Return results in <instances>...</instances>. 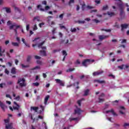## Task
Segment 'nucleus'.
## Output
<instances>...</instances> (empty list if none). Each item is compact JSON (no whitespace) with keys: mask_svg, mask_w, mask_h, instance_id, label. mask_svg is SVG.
<instances>
[{"mask_svg":"<svg viewBox=\"0 0 129 129\" xmlns=\"http://www.w3.org/2000/svg\"><path fill=\"white\" fill-rule=\"evenodd\" d=\"M55 81L56 83H57L58 84H59L60 86H64V83L63 82V81H61L60 79H55Z\"/></svg>","mask_w":129,"mask_h":129,"instance_id":"obj_6","label":"nucleus"},{"mask_svg":"<svg viewBox=\"0 0 129 129\" xmlns=\"http://www.w3.org/2000/svg\"><path fill=\"white\" fill-rule=\"evenodd\" d=\"M32 59V56L31 55H28L27 56V62H30L31 61V59Z\"/></svg>","mask_w":129,"mask_h":129,"instance_id":"obj_32","label":"nucleus"},{"mask_svg":"<svg viewBox=\"0 0 129 129\" xmlns=\"http://www.w3.org/2000/svg\"><path fill=\"white\" fill-rule=\"evenodd\" d=\"M56 31V28H53V30L52 31V35H55V33Z\"/></svg>","mask_w":129,"mask_h":129,"instance_id":"obj_52","label":"nucleus"},{"mask_svg":"<svg viewBox=\"0 0 129 129\" xmlns=\"http://www.w3.org/2000/svg\"><path fill=\"white\" fill-rule=\"evenodd\" d=\"M77 29L76 28H71V32H72V33H75V32H76Z\"/></svg>","mask_w":129,"mask_h":129,"instance_id":"obj_37","label":"nucleus"},{"mask_svg":"<svg viewBox=\"0 0 129 129\" xmlns=\"http://www.w3.org/2000/svg\"><path fill=\"white\" fill-rule=\"evenodd\" d=\"M5 122L6 123V129H13V123H9L10 122V119H5ZM9 123V124H8Z\"/></svg>","mask_w":129,"mask_h":129,"instance_id":"obj_2","label":"nucleus"},{"mask_svg":"<svg viewBox=\"0 0 129 129\" xmlns=\"http://www.w3.org/2000/svg\"><path fill=\"white\" fill-rule=\"evenodd\" d=\"M14 27H16V25L13 24L10 26V30H12V29H14Z\"/></svg>","mask_w":129,"mask_h":129,"instance_id":"obj_48","label":"nucleus"},{"mask_svg":"<svg viewBox=\"0 0 129 129\" xmlns=\"http://www.w3.org/2000/svg\"><path fill=\"white\" fill-rule=\"evenodd\" d=\"M33 31H36V30L38 29V27L37 26V24H34L32 26Z\"/></svg>","mask_w":129,"mask_h":129,"instance_id":"obj_20","label":"nucleus"},{"mask_svg":"<svg viewBox=\"0 0 129 129\" xmlns=\"http://www.w3.org/2000/svg\"><path fill=\"white\" fill-rule=\"evenodd\" d=\"M28 11H32V7L31 6H29L28 7Z\"/></svg>","mask_w":129,"mask_h":129,"instance_id":"obj_62","label":"nucleus"},{"mask_svg":"<svg viewBox=\"0 0 129 129\" xmlns=\"http://www.w3.org/2000/svg\"><path fill=\"white\" fill-rule=\"evenodd\" d=\"M101 31H104L105 32H111V29H101Z\"/></svg>","mask_w":129,"mask_h":129,"instance_id":"obj_27","label":"nucleus"},{"mask_svg":"<svg viewBox=\"0 0 129 129\" xmlns=\"http://www.w3.org/2000/svg\"><path fill=\"white\" fill-rule=\"evenodd\" d=\"M123 67H124V64H122L121 66H118V68L120 70H122V69H123Z\"/></svg>","mask_w":129,"mask_h":129,"instance_id":"obj_34","label":"nucleus"},{"mask_svg":"<svg viewBox=\"0 0 129 129\" xmlns=\"http://www.w3.org/2000/svg\"><path fill=\"white\" fill-rule=\"evenodd\" d=\"M109 77H112L113 79L115 78V76L112 74H110L108 75Z\"/></svg>","mask_w":129,"mask_h":129,"instance_id":"obj_46","label":"nucleus"},{"mask_svg":"<svg viewBox=\"0 0 129 129\" xmlns=\"http://www.w3.org/2000/svg\"><path fill=\"white\" fill-rule=\"evenodd\" d=\"M108 112H111L114 116H117V114L116 112H114V111L113 110V109H111L110 110L106 111V113H108Z\"/></svg>","mask_w":129,"mask_h":129,"instance_id":"obj_9","label":"nucleus"},{"mask_svg":"<svg viewBox=\"0 0 129 129\" xmlns=\"http://www.w3.org/2000/svg\"><path fill=\"white\" fill-rule=\"evenodd\" d=\"M45 9L46 11H48V10H50V7L48 6H45Z\"/></svg>","mask_w":129,"mask_h":129,"instance_id":"obj_59","label":"nucleus"},{"mask_svg":"<svg viewBox=\"0 0 129 129\" xmlns=\"http://www.w3.org/2000/svg\"><path fill=\"white\" fill-rule=\"evenodd\" d=\"M127 27H128V24H122L121 25V28H122L121 30L123 31V29H126L127 28Z\"/></svg>","mask_w":129,"mask_h":129,"instance_id":"obj_10","label":"nucleus"},{"mask_svg":"<svg viewBox=\"0 0 129 129\" xmlns=\"http://www.w3.org/2000/svg\"><path fill=\"white\" fill-rule=\"evenodd\" d=\"M107 15H108V16H109V17H113V16H115V14L113 12H108Z\"/></svg>","mask_w":129,"mask_h":129,"instance_id":"obj_18","label":"nucleus"},{"mask_svg":"<svg viewBox=\"0 0 129 129\" xmlns=\"http://www.w3.org/2000/svg\"><path fill=\"white\" fill-rule=\"evenodd\" d=\"M71 4H74V0H70L69 2V5H71Z\"/></svg>","mask_w":129,"mask_h":129,"instance_id":"obj_60","label":"nucleus"},{"mask_svg":"<svg viewBox=\"0 0 129 129\" xmlns=\"http://www.w3.org/2000/svg\"><path fill=\"white\" fill-rule=\"evenodd\" d=\"M5 73L7 75L10 74V72L7 69H5Z\"/></svg>","mask_w":129,"mask_h":129,"instance_id":"obj_51","label":"nucleus"},{"mask_svg":"<svg viewBox=\"0 0 129 129\" xmlns=\"http://www.w3.org/2000/svg\"><path fill=\"white\" fill-rule=\"evenodd\" d=\"M0 106L2 107L3 109H5L6 107H7L4 103L1 102L0 103Z\"/></svg>","mask_w":129,"mask_h":129,"instance_id":"obj_21","label":"nucleus"},{"mask_svg":"<svg viewBox=\"0 0 129 129\" xmlns=\"http://www.w3.org/2000/svg\"><path fill=\"white\" fill-rule=\"evenodd\" d=\"M62 55H63V56H66V55H68L67 52L66 51H65V50H62Z\"/></svg>","mask_w":129,"mask_h":129,"instance_id":"obj_36","label":"nucleus"},{"mask_svg":"<svg viewBox=\"0 0 129 129\" xmlns=\"http://www.w3.org/2000/svg\"><path fill=\"white\" fill-rule=\"evenodd\" d=\"M21 67L22 68H28V67H30V66L29 65H24V64H22Z\"/></svg>","mask_w":129,"mask_h":129,"instance_id":"obj_29","label":"nucleus"},{"mask_svg":"<svg viewBox=\"0 0 129 129\" xmlns=\"http://www.w3.org/2000/svg\"><path fill=\"white\" fill-rule=\"evenodd\" d=\"M97 12V10H93L90 11V13H96Z\"/></svg>","mask_w":129,"mask_h":129,"instance_id":"obj_61","label":"nucleus"},{"mask_svg":"<svg viewBox=\"0 0 129 129\" xmlns=\"http://www.w3.org/2000/svg\"><path fill=\"white\" fill-rule=\"evenodd\" d=\"M75 113H77V114H80L81 113V110H80V108H77V109L75 110Z\"/></svg>","mask_w":129,"mask_h":129,"instance_id":"obj_13","label":"nucleus"},{"mask_svg":"<svg viewBox=\"0 0 129 129\" xmlns=\"http://www.w3.org/2000/svg\"><path fill=\"white\" fill-rule=\"evenodd\" d=\"M33 84L34 86H36V87H38L40 85V83H39L38 82L34 83Z\"/></svg>","mask_w":129,"mask_h":129,"instance_id":"obj_43","label":"nucleus"},{"mask_svg":"<svg viewBox=\"0 0 129 129\" xmlns=\"http://www.w3.org/2000/svg\"><path fill=\"white\" fill-rule=\"evenodd\" d=\"M93 22H95L96 24H98V23H100V21L97 19H93Z\"/></svg>","mask_w":129,"mask_h":129,"instance_id":"obj_35","label":"nucleus"},{"mask_svg":"<svg viewBox=\"0 0 129 129\" xmlns=\"http://www.w3.org/2000/svg\"><path fill=\"white\" fill-rule=\"evenodd\" d=\"M70 121H72V120H77V118H70Z\"/></svg>","mask_w":129,"mask_h":129,"instance_id":"obj_47","label":"nucleus"},{"mask_svg":"<svg viewBox=\"0 0 129 129\" xmlns=\"http://www.w3.org/2000/svg\"><path fill=\"white\" fill-rule=\"evenodd\" d=\"M11 73L12 74H16V68H12V69L11 70Z\"/></svg>","mask_w":129,"mask_h":129,"instance_id":"obj_25","label":"nucleus"},{"mask_svg":"<svg viewBox=\"0 0 129 129\" xmlns=\"http://www.w3.org/2000/svg\"><path fill=\"white\" fill-rule=\"evenodd\" d=\"M21 97H20V96H17L16 97L14 98L15 100H17V101H19V100H20V98Z\"/></svg>","mask_w":129,"mask_h":129,"instance_id":"obj_38","label":"nucleus"},{"mask_svg":"<svg viewBox=\"0 0 129 129\" xmlns=\"http://www.w3.org/2000/svg\"><path fill=\"white\" fill-rule=\"evenodd\" d=\"M93 62H94V60H90V59H86L84 60L82 64L83 66H85V67H87L88 65H89V64H91V63H93Z\"/></svg>","mask_w":129,"mask_h":129,"instance_id":"obj_4","label":"nucleus"},{"mask_svg":"<svg viewBox=\"0 0 129 129\" xmlns=\"http://www.w3.org/2000/svg\"><path fill=\"white\" fill-rule=\"evenodd\" d=\"M26 81V80L25 78L22 79H19L18 81V83H19V85L21 87H23L24 86H26V83L25 82Z\"/></svg>","mask_w":129,"mask_h":129,"instance_id":"obj_3","label":"nucleus"},{"mask_svg":"<svg viewBox=\"0 0 129 129\" xmlns=\"http://www.w3.org/2000/svg\"><path fill=\"white\" fill-rule=\"evenodd\" d=\"M14 106H13V109L14 110H17L18 112L19 111V113L17 114L19 117L22 116V110L20 109V105L18 104L16 102H14Z\"/></svg>","mask_w":129,"mask_h":129,"instance_id":"obj_1","label":"nucleus"},{"mask_svg":"<svg viewBox=\"0 0 129 129\" xmlns=\"http://www.w3.org/2000/svg\"><path fill=\"white\" fill-rule=\"evenodd\" d=\"M40 54L41 56H47V53H46V51L45 50H40Z\"/></svg>","mask_w":129,"mask_h":129,"instance_id":"obj_14","label":"nucleus"},{"mask_svg":"<svg viewBox=\"0 0 129 129\" xmlns=\"http://www.w3.org/2000/svg\"><path fill=\"white\" fill-rule=\"evenodd\" d=\"M35 58L36 59H41V57H40L39 56H37V55L35 56Z\"/></svg>","mask_w":129,"mask_h":129,"instance_id":"obj_58","label":"nucleus"},{"mask_svg":"<svg viewBox=\"0 0 129 129\" xmlns=\"http://www.w3.org/2000/svg\"><path fill=\"white\" fill-rule=\"evenodd\" d=\"M86 8L87 10H92V9H94V7L90 6H87Z\"/></svg>","mask_w":129,"mask_h":129,"instance_id":"obj_33","label":"nucleus"},{"mask_svg":"<svg viewBox=\"0 0 129 129\" xmlns=\"http://www.w3.org/2000/svg\"><path fill=\"white\" fill-rule=\"evenodd\" d=\"M43 44H44V42H41V43H39L38 45V48H41V47H42V46H43Z\"/></svg>","mask_w":129,"mask_h":129,"instance_id":"obj_45","label":"nucleus"},{"mask_svg":"<svg viewBox=\"0 0 129 129\" xmlns=\"http://www.w3.org/2000/svg\"><path fill=\"white\" fill-rule=\"evenodd\" d=\"M40 66H36L32 69V70H35L36 69H40Z\"/></svg>","mask_w":129,"mask_h":129,"instance_id":"obj_50","label":"nucleus"},{"mask_svg":"<svg viewBox=\"0 0 129 129\" xmlns=\"http://www.w3.org/2000/svg\"><path fill=\"white\" fill-rule=\"evenodd\" d=\"M112 103H113V105H115V104H115V103H118V101L115 100V101H113V102H112Z\"/></svg>","mask_w":129,"mask_h":129,"instance_id":"obj_53","label":"nucleus"},{"mask_svg":"<svg viewBox=\"0 0 129 129\" xmlns=\"http://www.w3.org/2000/svg\"><path fill=\"white\" fill-rule=\"evenodd\" d=\"M42 5H44L45 6H47V1H44L42 3Z\"/></svg>","mask_w":129,"mask_h":129,"instance_id":"obj_56","label":"nucleus"},{"mask_svg":"<svg viewBox=\"0 0 129 129\" xmlns=\"http://www.w3.org/2000/svg\"><path fill=\"white\" fill-rule=\"evenodd\" d=\"M52 18H53V17H52V16H48L47 17V20H48V23H49V22H50L51 21L50 19H52Z\"/></svg>","mask_w":129,"mask_h":129,"instance_id":"obj_49","label":"nucleus"},{"mask_svg":"<svg viewBox=\"0 0 129 129\" xmlns=\"http://www.w3.org/2000/svg\"><path fill=\"white\" fill-rule=\"evenodd\" d=\"M38 109H39L38 107H31V110H34L35 112H38Z\"/></svg>","mask_w":129,"mask_h":129,"instance_id":"obj_12","label":"nucleus"},{"mask_svg":"<svg viewBox=\"0 0 129 129\" xmlns=\"http://www.w3.org/2000/svg\"><path fill=\"white\" fill-rule=\"evenodd\" d=\"M90 90H89V89H87L86 90L84 91V93L83 95V96H87V95H88V94H89V92H90Z\"/></svg>","mask_w":129,"mask_h":129,"instance_id":"obj_11","label":"nucleus"},{"mask_svg":"<svg viewBox=\"0 0 129 129\" xmlns=\"http://www.w3.org/2000/svg\"><path fill=\"white\" fill-rule=\"evenodd\" d=\"M81 5L82 6V11H84V10H85V3H84V2H83V3H81Z\"/></svg>","mask_w":129,"mask_h":129,"instance_id":"obj_19","label":"nucleus"},{"mask_svg":"<svg viewBox=\"0 0 129 129\" xmlns=\"http://www.w3.org/2000/svg\"><path fill=\"white\" fill-rule=\"evenodd\" d=\"M36 20L37 21V22H40V19H39L38 17H35L34 18L33 21H35Z\"/></svg>","mask_w":129,"mask_h":129,"instance_id":"obj_39","label":"nucleus"},{"mask_svg":"<svg viewBox=\"0 0 129 129\" xmlns=\"http://www.w3.org/2000/svg\"><path fill=\"white\" fill-rule=\"evenodd\" d=\"M6 97L10 98V99H12V97L11 96V95H9V94H7L6 95Z\"/></svg>","mask_w":129,"mask_h":129,"instance_id":"obj_57","label":"nucleus"},{"mask_svg":"<svg viewBox=\"0 0 129 129\" xmlns=\"http://www.w3.org/2000/svg\"><path fill=\"white\" fill-rule=\"evenodd\" d=\"M95 2L96 3L97 5H99V4H100V1L96 0L95 1Z\"/></svg>","mask_w":129,"mask_h":129,"instance_id":"obj_63","label":"nucleus"},{"mask_svg":"<svg viewBox=\"0 0 129 129\" xmlns=\"http://www.w3.org/2000/svg\"><path fill=\"white\" fill-rule=\"evenodd\" d=\"M123 126H124V127H126V126H129V122L128 123H126V122L124 123Z\"/></svg>","mask_w":129,"mask_h":129,"instance_id":"obj_41","label":"nucleus"},{"mask_svg":"<svg viewBox=\"0 0 129 129\" xmlns=\"http://www.w3.org/2000/svg\"><path fill=\"white\" fill-rule=\"evenodd\" d=\"M104 101V99L103 98H101L100 97H99V101L98 102H103Z\"/></svg>","mask_w":129,"mask_h":129,"instance_id":"obj_28","label":"nucleus"},{"mask_svg":"<svg viewBox=\"0 0 129 129\" xmlns=\"http://www.w3.org/2000/svg\"><path fill=\"white\" fill-rule=\"evenodd\" d=\"M109 37V35H99V39L100 41H102V40L107 39Z\"/></svg>","mask_w":129,"mask_h":129,"instance_id":"obj_7","label":"nucleus"},{"mask_svg":"<svg viewBox=\"0 0 129 129\" xmlns=\"http://www.w3.org/2000/svg\"><path fill=\"white\" fill-rule=\"evenodd\" d=\"M82 100H85V99H82L78 101V104L79 105V106H81V101Z\"/></svg>","mask_w":129,"mask_h":129,"instance_id":"obj_30","label":"nucleus"},{"mask_svg":"<svg viewBox=\"0 0 129 129\" xmlns=\"http://www.w3.org/2000/svg\"><path fill=\"white\" fill-rule=\"evenodd\" d=\"M30 29V25L28 24L26 25V30L27 31H29Z\"/></svg>","mask_w":129,"mask_h":129,"instance_id":"obj_55","label":"nucleus"},{"mask_svg":"<svg viewBox=\"0 0 129 129\" xmlns=\"http://www.w3.org/2000/svg\"><path fill=\"white\" fill-rule=\"evenodd\" d=\"M108 9V6L105 5L103 7L102 11H106V10Z\"/></svg>","mask_w":129,"mask_h":129,"instance_id":"obj_22","label":"nucleus"},{"mask_svg":"<svg viewBox=\"0 0 129 129\" xmlns=\"http://www.w3.org/2000/svg\"><path fill=\"white\" fill-rule=\"evenodd\" d=\"M95 82H97L98 83H100V84H102L103 83H105V81H101L99 80H95Z\"/></svg>","mask_w":129,"mask_h":129,"instance_id":"obj_16","label":"nucleus"},{"mask_svg":"<svg viewBox=\"0 0 129 129\" xmlns=\"http://www.w3.org/2000/svg\"><path fill=\"white\" fill-rule=\"evenodd\" d=\"M41 41L40 40V38L37 37L35 38L34 40H33V42H34V43H39Z\"/></svg>","mask_w":129,"mask_h":129,"instance_id":"obj_17","label":"nucleus"},{"mask_svg":"<svg viewBox=\"0 0 129 129\" xmlns=\"http://www.w3.org/2000/svg\"><path fill=\"white\" fill-rule=\"evenodd\" d=\"M75 70V68L73 69H69L66 71V72H72V71H74Z\"/></svg>","mask_w":129,"mask_h":129,"instance_id":"obj_31","label":"nucleus"},{"mask_svg":"<svg viewBox=\"0 0 129 129\" xmlns=\"http://www.w3.org/2000/svg\"><path fill=\"white\" fill-rule=\"evenodd\" d=\"M63 17H64V13L60 15L59 16V19H60V20H63Z\"/></svg>","mask_w":129,"mask_h":129,"instance_id":"obj_42","label":"nucleus"},{"mask_svg":"<svg viewBox=\"0 0 129 129\" xmlns=\"http://www.w3.org/2000/svg\"><path fill=\"white\" fill-rule=\"evenodd\" d=\"M115 127H119L120 126V125L119 124H115Z\"/></svg>","mask_w":129,"mask_h":129,"instance_id":"obj_64","label":"nucleus"},{"mask_svg":"<svg viewBox=\"0 0 129 129\" xmlns=\"http://www.w3.org/2000/svg\"><path fill=\"white\" fill-rule=\"evenodd\" d=\"M50 98V96L47 95L44 99V104H47V102H48V100Z\"/></svg>","mask_w":129,"mask_h":129,"instance_id":"obj_15","label":"nucleus"},{"mask_svg":"<svg viewBox=\"0 0 129 129\" xmlns=\"http://www.w3.org/2000/svg\"><path fill=\"white\" fill-rule=\"evenodd\" d=\"M44 25H45V23H41L39 24V26L40 27V28H42V26H44Z\"/></svg>","mask_w":129,"mask_h":129,"instance_id":"obj_54","label":"nucleus"},{"mask_svg":"<svg viewBox=\"0 0 129 129\" xmlns=\"http://www.w3.org/2000/svg\"><path fill=\"white\" fill-rule=\"evenodd\" d=\"M14 10L16 11V12H20V9L17 7H14Z\"/></svg>","mask_w":129,"mask_h":129,"instance_id":"obj_40","label":"nucleus"},{"mask_svg":"<svg viewBox=\"0 0 129 129\" xmlns=\"http://www.w3.org/2000/svg\"><path fill=\"white\" fill-rule=\"evenodd\" d=\"M123 110H125V108L123 106H120L119 107V112L120 114H122L123 115L125 116V112L123 111Z\"/></svg>","mask_w":129,"mask_h":129,"instance_id":"obj_5","label":"nucleus"},{"mask_svg":"<svg viewBox=\"0 0 129 129\" xmlns=\"http://www.w3.org/2000/svg\"><path fill=\"white\" fill-rule=\"evenodd\" d=\"M57 39V36H51V37H49V40L50 41L53 40V39Z\"/></svg>","mask_w":129,"mask_h":129,"instance_id":"obj_23","label":"nucleus"},{"mask_svg":"<svg viewBox=\"0 0 129 129\" xmlns=\"http://www.w3.org/2000/svg\"><path fill=\"white\" fill-rule=\"evenodd\" d=\"M6 13H11V9L10 8H6Z\"/></svg>","mask_w":129,"mask_h":129,"instance_id":"obj_44","label":"nucleus"},{"mask_svg":"<svg viewBox=\"0 0 129 129\" xmlns=\"http://www.w3.org/2000/svg\"><path fill=\"white\" fill-rule=\"evenodd\" d=\"M12 44L14 47H19V43L17 42H12Z\"/></svg>","mask_w":129,"mask_h":129,"instance_id":"obj_24","label":"nucleus"},{"mask_svg":"<svg viewBox=\"0 0 129 129\" xmlns=\"http://www.w3.org/2000/svg\"><path fill=\"white\" fill-rule=\"evenodd\" d=\"M103 73V72L102 71H98L97 72H94L93 73V76H97L98 75H100L101 74H102Z\"/></svg>","mask_w":129,"mask_h":129,"instance_id":"obj_8","label":"nucleus"},{"mask_svg":"<svg viewBox=\"0 0 129 129\" xmlns=\"http://www.w3.org/2000/svg\"><path fill=\"white\" fill-rule=\"evenodd\" d=\"M78 24H85V21L78 20L77 21Z\"/></svg>","mask_w":129,"mask_h":129,"instance_id":"obj_26","label":"nucleus"}]
</instances>
